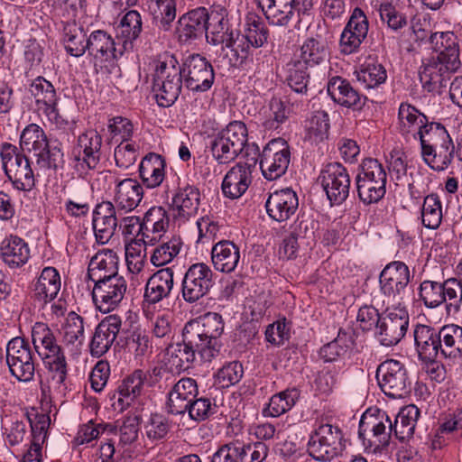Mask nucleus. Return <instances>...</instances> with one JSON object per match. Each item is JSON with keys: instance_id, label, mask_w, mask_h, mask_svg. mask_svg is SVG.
<instances>
[{"instance_id": "obj_31", "label": "nucleus", "mask_w": 462, "mask_h": 462, "mask_svg": "<svg viewBox=\"0 0 462 462\" xmlns=\"http://www.w3.org/2000/svg\"><path fill=\"white\" fill-rule=\"evenodd\" d=\"M173 287V268H162L147 280L143 294L144 300L149 304L161 302L171 296Z\"/></svg>"}, {"instance_id": "obj_36", "label": "nucleus", "mask_w": 462, "mask_h": 462, "mask_svg": "<svg viewBox=\"0 0 462 462\" xmlns=\"http://www.w3.org/2000/svg\"><path fill=\"white\" fill-rule=\"evenodd\" d=\"M144 243L154 245L169 227L170 217L163 207H152L143 217Z\"/></svg>"}, {"instance_id": "obj_12", "label": "nucleus", "mask_w": 462, "mask_h": 462, "mask_svg": "<svg viewBox=\"0 0 462 462\" xmlns=\"http://www.w3.org/2000/svg\"><path fill=\"white\" fill-rule=\"evenodd\" d=\"M343 434L331 424H320L310 435L308 453L319 461H329L343 450Z\"/></svg>"}, {"instance_id": "obj_4", "label": "nucleus", "mask_w": 462, "mask_h": 462, "mask_svg": "<svg viewBox=\"0 0 462 462\" xmlns=\"http://www.w3.org/2000/svg\"><path fill=\"white\" fill-rule=\"evenodd\" d=\"M199 345L201 362L210 363L220 354V336L224 331L221 315L208 312L199 319L187 322L183 328Z\"/></svg>"}, {"instance_id": "obj_44", "label": "nucleus", "mask_w": 462, "mask_h": 462, "mask_svg": "<svg viewBox=\"0 0 462 462\" xmlns=\"http://www.w3.org/2000/svg\"><path fill=\"white\" fill-rule=\"evenodd\" d=\"M88 38L84 28L76 22L66 23L63 27V44L69 55L79 58L88 51Z\"/></svg>"}, {"instance_id": "obj_42", "label": "nucleus", "mask_w": 462, "mask_h": 462, "mask_svg": "<svg viewBox=\"0 0 462 462\" xmlns=\"http://www.w3.org/2000/svg\"><path fill=\"white\" fill-rule=\"evenodd\" d=\"M60 290V277L53 267H45L33 284V296L44 303L52 300Z\"/></svg>"}, {"instance_id": "obj_29", "label": "nucleus", "mask_w": 462, "mask_h": 462, "mask_svg": "<svg viewBox=\"0 0 462 462\" xmlns=\"http://www.w3.org/2000/svg\"><path fill=\"white\" fill-rule=\"evenodd\" d=\"M299 207L297 194L291 189L271 193L265 202L266 212L274 221L283 222L295 214Z\"/></svg>"}, {"instance_id": "obj_58", "label": "nucleus", "mask_w": 462, "mask_h": 462, "mask_svg": "<svg viewBox=\"0 0 462 462\" xmlns=\"http://www.w3.org/2000/svg\"><path fill=\"white\" fill-rule=\"evenodd\" d=\"M35 156L36 163L40 169L56 172L64 168V153L58 145L48 144L43 151H40Z\"/></svg>"}, {"instance_id": "obj_9", "label": "nucleus", "mask_w": 462, "mask_h": 462, "mask_svg": "<svg viewBox=\"0 0 462 462\" xmlns=\"http://www.w3.org/2000/svg\"><path fill=\"white\" fill-rule=\"evenodd\" d=\"M403 266L402 262H393L385 266L380 274V283L384 294L393 298L392 308L389 309L388 317L391 321H399L402 336H404V306H402V292L404 290L402 283L403 274L400 269Z\"/></svg>"}, {"instance_id": "obj_3", "label": "nucleus", "mask_w": 462, "mask_h": 462, "mask_svg": "<svg viewBox=\"0 0 462 462\" xmlns=\"http://www.w3.org/2000/svg\"><path fill=\"white\" fill-rule=\"evenodd\" d=\"M33 350L42 358L45 366L53 373L52 379L62 384L67 377V362L56 333L45 323L36 322L32 328Z\"/></svg>"}, {"instance_id": "obj_8", "label": "nucleus", "mask_w": 462, "mask_h": 462, "mask_svg": "<svg viewBox=\"0 0 462 462\" xmlns=\"http://www.w3.org/2000/svg\"><path fill=\"white\" fill-rule=\"evenodd\" d=\"M420 295L427 307L435 308L445 302L448 313H457L462 302V285L456 278L444 282L425 281L420 285Z\"/></svg>"}, {"instance_id": "obj_21", "label": "nucleus", "mask_w": 462, "mask_h": 462, "mask_svg": "<svg viewBox=\"0 0 462 462\" xmlns=\"http://www.w3.org/2000/svg\"><path fill=\"white\" fill-rule=\"evenodd\" d=\"M121 326L122 319L117 315L106 316L98 323L89 344L92 356L100 357L111 348Z\"/></svg>"}, {"instance_id": "obj_57", "label": "nucleus", "mask_w": 462, "mask_h": 462, "mask_svg": "<svg viewBox=\"0 0 462 462\" xmlns=\"http://www.w3.org/2000/svg\"><path fill=\"white\" fill-rule=\"evenodd\" d=\"M351 343L350 335L345 330L339 329L337 337L320 348L319 356L325 362H334L346 354Z\"/></svg>"}, {"instance_id": "obj_7", "label": "nucleus", "mask_w": 462, "mask_h": 462, "mask_svg": "<svg viewBox=\"0 0 462 462\" xmlns=\"http://www.w3.org/2000/svg\"><path fill=\"white\" fill-rule=\"evenodd\" d=\"M386 172L383 165L373 158L365 159L356 177L360 200L370 205L378 202L385 194Z\"/></svg>"}, {"instance_id": "obj_41", "label": "nucleus", "mask_w": 462, "mask_h": 462, "mask_svg": "<svg viewBox=\"0 0 462 462\" xmlns=\"http://www.w3.org/2000/svg\"><path fill=\"white\" fill-rule=\"evenodd\" d=\"M29 92L34 99L36 110L39 113L57 106L60 99L53 84L41 76L32 81Z\"/></svg>"}, {"instance_id": "obj_26", "label": "nucleus", "mask_w": 462, "mask_h": 462, "mask_svg": "<svg viewBox=\"0 0 462 462\" xmlns=\"http://www.w3.org/2000/svg\"><path fill=\"white\" fill-rule=\"evenodd\" d=\"M168 362L179 371H185L190 365L196 361L199 356L201 359L199 345L191 337V336L182 329V342L170 344L166 348Z\"/></svg>"}, {"instance_id": "obj_14", "label": "nucleus", "mask_w": 462, "mask_h": 462, "mask_svg": "<svg viewBox=\"0 0 462 462\" xmlns=\"http://www.w3.org/2000/svg\"><path fill=\"white\" fill-rule=\"evenodd\" d=\"M291 161L288 143L282 138L270 141L260 155V169L268 180H274L285 174Z\"/></svg>"}, {"instance_id": "obj_28", "label": "nucleus", "mask_w": 462, "mask_h": 462, "mask_svg": "<svg viewBox=\"0 0 462 462\" xmlns=\"http://www.w3.org/2000/svg\"><path fill=\"white\" fill-rule=\"evenodd\" d=\"M143 199V185L134 178H125L118 181L113 189V204L117 211L129 213L134 210Z\"/></svg>"}, {"instance_id": "obj_35", "label": "nucleus", "mask_w": 462, "mask_h": 462, "mask_svg": "<svg viewBox=\"0 0 462 462\" xmlns=\"http://www.w3.org/2000/svg\"><path fill=\"white\" fill-rule=\"evenodd\" d=\"M227 12L221 6H216L208 10L207 27L205 35L208 43L218 45L224 42L232 35L233 31L229 30Z\"/></svg>"}, {"instance_id": "obj_59", "label": "nucleus", "mask_w": 462, "mask_h": 462, "mask_svg": "<svg viewBox=\"0 0 462 462\" xmlns=\"http://www.w3.org/2000/svg\"><path fill=\"white\" fill-rule=\"evenodd\" d=\"M421 220L425 227L437 229L442 221V206L439 197L430 194L424 199L421 208Z\"/></svg>"}, {"instance_id": "obj_24", "label": "nucleus", "mask_w": 462, "mask_h": 462, "mask_svg": "<svg viewBox=\"0 0 462 462\" xmlns=\"http://www.w3.org/2000/svg\"><path fill=\"white\" fill-rule=\"evenodd\" d=\"M87 51L93 58L95 65L100 67L114 62L123 55V51L116 49L112 36L103 30H96L89 34Z\"/></svg>"}, {"instance_id": "obj_56", "label": "nucleus", "mask_w": 462, "mask_h": 462, "mask_svg": "<svg viewBox=\"0 0 462 462\" xmlns=\"http://www.w3.org/2000/svg\"><path fill=\"white\" fill-rule=\"evenodd\" d=\"M286 80L289 87L294 92L299 94H307L308 85L310 83L308 68L300 62L291 60L287 63Z\"/></svg>"}, {"instance_id": "obj_2", "label": "nucleus", "mask_w": 462, "mask_h": 462, "mask_svg": "<svg viewBox=\"0 0 462 462\" xmlns=\"http://www.w3.org/2000/svg\"><path fill=\"white\" fill-rule=\"evenodd\" d=\"M404 406L400 407L392 422L385 412L376 415L365 412L359 421L358 437L363 444L373 451H377L389 445V440L393 434L401 441L404 440Z\"/></svg>"}, {"instance_id": "obj_38", "label": "nucleus", "mask_w": 462, "mask_h": 462, "mask_svg": "<svg viewBox=\"0 0 462 462\" xmlns=\"http://www.w3.org/2000/svg\"><path fill=\"white\" fill-rule=\"evenodd\" d=\"M146 377L145 372L137 369L122 381L113 396L117 398L118 408L121 411L128 408L141 394Z\"/></svg>"}, {"instance_id": "obj_63", "label": "nucleus", "mask_w": 462, "mask_h": 462, "mask_svg": "<svg viewBox=\"0 0 462 462\" xmlns=\"http://www.w3.org/2000/svg\"><path fill=\"white\" fill-rule=\"evenodd\" d=\"M386 70L381 64H365L356 73L357 80L366 88H373L386 79Z\"/></svg>"}, {"instance_id": "obj_10", "label": "nucleus", "mask_w": 462, "mask_h": 462, "mask_svg": "<svg viewBox=\"0 0 462 462\" xmlns=\"http://www.w3.org/2000/svg\"><path fill=\"white\" fill-rule=\"evenodd\" d=\"M6 363L13 376L21 382L33 379L36 357L33 348L24 338H12L6 346Z\"/></svg>"}, {"instance_id": "obj_40", "label": "nucleus", "mask_w": 462, "mask_h": 462, "mask_svg": "<svg viewBox=\"0 0 462 462\" xmlns=\"http://www.w3.org/2000/svg\"><path fill=\"white\" fill-rule=\"evenodd\" d=\"M165 161L153 152L145 155L139 165V175L148 189L159 187L165 178Z\"/></svg>"}, {"instance_id": "obj_53", "label": "nucleus", "mask_w": 462, "mask_h": 462, "mask_svg": "<svg viewBox=\"0 0 462 462\" xmlns=\"http://www.w3.org/2000/svg\"><path fill=\"white\" fill-rule=\"evenodd\" d=\"M171 428L172 423L169 418L163 414L154 413L144 424V435L151 443L156 445L167 439Z\"/></svg>"}, {"instance_id": "obj_64", "label": "nucleus", "mask_w": 462, "mask_h": 462, "mask_svg": "<svg viewBox=\"0 0 462 462\" xmlns=\"http://www.w3.org/2000/svg\"><path fill=\"white\" fill-rule=\"evenodd\" d=\"M236 449L240 453L237 462H263L269 454V447L263 441L249 444L236 442Z\"/></svg>"}, {"instance_id": "obj_5", "label": "nucleus", "mask_w": 462, "mask_h": 462, "mask_svg": "<svg viewBox=\"0 0 462 462\" xmlns=\"http://www.w3.org/2000/svg\"><path fill=\"white\" fill-rule=\"evenodd\" d=\"M2 168L14 189L29 192L35 187V174L29 158L15 145L4 143L0 145Z\"/></svg>"}, {"instance_id": "obj_39", "label": "nucleus", "mask_w": 462, "mask_h": 462, "mask_svg": "<svg viewBox=\"0 0 462 462\" xmlns=\"http://www.w3.org/2000/svg\"><path fill=\"white\" fill-rule=\"evenodd\" d=\"M1 258L10 268L24 265L30 258L28 244L17 236L5 237L0 246Z\"/></svg>"}, {"instance_id": "obj_50", "label": "nucleus", "mask_w": 462, "mask_h": 462, "mask_svg": "<svg viewBox=\"0 0 462 462\" xmlns=\"http://www.w3.org/2000/svg\"><path fill=\"white\" fill-rule=\"evenodd\" d=\"M242 149L236 145L234 140L226 138L219 132L210 142V152L213 158L219 164H226L233 162L242 152Z\"/></svg>"}, {"instance_id": "obj_33", "label": "nucleus", "mask_w": 462, "mask_h": 462, "mask_svg": "<svg viewBox=\"0 0 462 462\" xmlns=\"http://www.w3.org/2000/svg\"><path fill=\"white\" fill-rule=\"evenodd\" d=\"M240 247L230 240H220L211 248V262L216 271L230 273L240 262Z\"/></svg>"}, {"instance_id": "obj_22", "label": "nucleus", "mask_w": 462, "mask_h": 462, "mask_svg": "<svg viewBox=\"0 0 462 462\" xmlns=\"http://www.w3.org/2000/svg\"><path fill=\"white\" fill-rule=\"evenodd\" d=\"M256 160L251 162H239L226 174L222 182V191L230 199L240 198L252 182V171L255 167Z\"/></svg>"}, {"instance_id": "obj_32", "label": "nucleus", "mask_w": 462, "mask_h": 462, "mask_svg": "<svg viewBox=\"0 0 462 462\" xmlns=\"http://www.w3.org/2000/svg\"><path fill=\"white\" fill-rule=\"evenodd\" d=\"M413 340L419 358L421 360L437 359L441 356V342L439 330L427 325H416Z\"/></svg>"}, {"instance_id": "obj_17", "label": "nucleus", "mask_w": 462, "mask_h": 462, "mask_svg": "<svg viewBox=\"0 0 462 462\" xmlns=\"http://www.w3.org/2000/svg\"><path fill=\"white\" fill-rule=\"evenodd\" d=\"M127 290V282L120 275L94 282L92 299L96 308L103 312L113 311L123 300Z\"/></svg>"}, {"instance_id": "obj_20", "label": "nucleus", "mask_w": 462, "mask_h": 462, "mask_svg": "<svg viewBox=\"0 0 462 462\" xmlns=\"http://www.w3.org/2000/svg\"><path fill=\"white\" fill-rule=\"evenodd\" d=\"M379 385L385 395L392 399L404 396V370L401 362L389 359L377 368Z\"/></svg>"}, {"instance_id": "obj_49", "label": "nucleus", "mask_w": 462, "mask_h": 462, "mask_svg": "<svg viewBox=\"0 0 462 462\" xmlns=\"http://www.w3.org/2000/svg\"><path fill=\"white\" fill-rule=\"evenodd\" d=\"M253 48L263 46L269 37V30L261 16L255 13H248L245 18L244 32L242 33Z\"/></svg>"}, {"instance_id": "obj_37", "label": "nucleus", "mask_w": 462, "mask_h": 462, "mask_svg": "<svg viewBox=\"0 0 462 462\" xmlns=\"http://www.w3.org/2000/svg\"><path fill=\"white\" fill-rule=\"evenodd\" d=\"M208 9L197 8L183 14L179 19L178 33L182 42H188L205 34Z\"/></svg>"}, {"instance_id": "obj_19", "label": "nucleus", "mask_w": 462, "mask_h": 462, "mask_svg": "<svg viewBox=\"0 0 462 462\" xmlns=\"http://www.w3.org/2000/svg\"><path fill=\"white\" fill-rule=\"evenodd\" d=\"M102 135L95 129H88L77 139L76 160L82 168L95 170L100 163Z\"/></svg>"}, {"instance_id": "obj_23", "label": "nucleus", "mask_w": 462, "mask_h": 462, "mask_svg": "<svg viewBox=\"0 0 462 462\" xmlns=\"http://www.w3.org/2000/svg\"><path fill=\"white\" fill-rule=\"evenodd\" d=\"M117 208L112 201H102L93 210L92 226L96 240L105 245L113 237L118 226Z\"/></svg>"}, {"instance_id": "obj_30", "label": "nucleus", "mask_w": 462, "mask_h": 462, "mask_svg": "<svg viewBox=\"0 0 462 462\" xmlns=\"http://www.w3.org/2000/svg\"><path fill=\"white\" fill-rule=\"evenodd\" d=\"M200 194L189 183L180 185L172 198L171 208L175 219L185 222L195 216L199 209Z\"/></svg>"}, {"instance_id": "obj_46", "label": "nucleus", "mask_w": 462, "mask_h": 462, "mask_svg": "<svg viewBox=\"0 0 462 462\" xmlns=\"http://www.w3.org/2000/svg\"><path fill=\"white\" fill-rule=\"evenodd\" d=\"M258 5L269 23L275 26H287L295 14L289 0H265Z\"/></svg>"}, {"instance_id": "obj_62", "label": "nucleus", "mask_w": 462, "mask_h": 462, "mask_svg": "<svg viewBox=\"0 0 462 462\" xmlns=\"http://www.w3.org/2000/svg\"><path fill=\"white\" fill-rule=\"evenodd\" d=\"M357 322L363 330L376 329V335L383 336L386 334L387 325L382 321L378 310L373 306H363L359 309Z\"/></svg>"}, {"instance_id": "obj_61", "label": "nucleus", "mask_w": 462, "mask_h": 462, "mask_svg": "<svg viewBox=\"0 0 462 462\" xmlns=\"http://www.w3.org/2000/svg\"><path fill=\"white\" fill-rule=\"evenodd\" d=\"M142 31L141 14L135 11H128L121 19L117 27L118 36L124 39V42L135 40Z\"/></svg>"}, {"instance_id": "obj_43", "label": "nucleus", "mask_w": 462, "mask_h": 462, "mask_svg": "<svg viewBox=\"0 0 462 462\" xmlns=\"http://www.w3.org/2000/svg\"><path fill=\"white\" fill-rule=\"evenodd\" d=\"M62 341L72 354L79 353L85 339L83 318L70 311L62 328Z\"/></svg>"}, {"instance_id": "obj_13", "label": "nucleus", "mask_w": 462, "mask_h": 462, "mask_svg": "<svg viewBox=\"0 0 462 462\" xmlns=\"http://www.w3.org/2000/svg\"><path fill=\"white\" fill-rule=\"evenodd\" d=\"M215 285V273L205 263L188 267L181 282V295L188 303H195L208 295Z\"/></svg>"}, {"instance_id": "obj_51", "label": "nucleus", "mask_w": 462, "mask_h": 462, "mask_svg": "<svg viewBox=\"0 0 462 462\" xmlns=\"http://www.w3.org/2000/svg\"><path fill=\"white\" fill-rule=\"evenodd\" d=\"M225 48L229 50V52L226 53L229 64L238 67L245 64L253 46L242 33L233 32L224 42L222 50L224 51Z\"/></svg>"}, {"instance_id": "obj_16", "label": "nucleus", "mask_w": 462, "mask_h": 462, "mask_svg": "<svg viewBox=\"0 0 462 462\" xmlns=\"http://www.w3.org/2000/svg\"><path fill=\"white\" fill-rule=\"evenodd\" d=\"M319 179L327 197L333 204L343 203L349 195L350 175L346 168L339 162L327 164L320 171Z\"/></svg>"}, {"instance_id": "obj_34", "label": "nucleus", "mask_w": 462, "mask_h": 462, "mask_svg": "<svg viewBox=\"0 0 462 462\" xmlns=\"http://www.w3.org/2000/svg\"><path fill=\"white\" fill-rule=\"evenodd\" d=\"M118 256L116 252L106 249L97 252L90 260L88 274L93 282L120 276L118 274Z\"/></svg>"}, {"instance_id": "obj_60", "label": "nucleus", "mask_w": 462, "mask_h": 462, "mask_svg": "<svg viewBox=\"0 0 462 462\" xmlns=\"http://www.w3.org/2000/svg\"><path fill=\"white\" fill-rule=\"evenodd\" d=\"M149 9L164 30H168L176 18L175 0H150Z\"/></svg>"}, {"instance_id": "obj_27", "label": "nucleus", "mask_w": 462, "mask_h": 462, "mask_svg": "<svg viewBox=\"0 0 462 462\" xmlns=\"http://www.w3.org/2000/svg\"><path fill=\"white\" fill-rule=\"evenodd\" d=\"M199 395L195 379L183 377L176 382L168 393L167 411L174 415L185 414L189 402Z\"/></svg>"}, {"instance_id": "obj_55", "label": "nucleus", "mask_w": 462, "mask_h": 462, "mask_svg": "<svg viewBox=\"0 0 462 462\" xmlns=\"http://www.w3.org/2000/svg\"><path fill=\"white\" fill-rule=\"evenodd\" d=\"M182 241L180 236H172L153 249L151 263L156 267L170 263L180 252Z\"/></svg>"}, {"instance_id": "obj_11", "label": "nucleus", "mask_w": 462, "mask_h": 462, "mask_svg": "<svg viewBox=\"0 0 462 462\" xmlns=\"http://www.w3.org/2000/svg\"><path fill=\"white\" fill-rule=\"evenodd\" d=\"M181 74L184 87L193 93L208 91L215 82L211 63L200 54L189 55L182 62Z\"/></svg>"}, {"instance_id": "obj_18", "label": "nucleus", "mask_w": 462, "mask_h": 462, "mask_svg": "<svg viewBox=\"0 0 462 462\" xmlns=\"http://www.w3.org/2000/svg\"><path fill=\"white\" fill-rule=\"evenodd\" d=\"M368 29L369 23L365 12L355 7L340 35V52L344 55L357 52L367 36Z\"/></svg>"}, {"instance_id": "obj_47", "label": "nucleus", "mask_w": 462, "mask_h": 462, "mask_svg": "<svg viewBox=\"0 0 462 462\" xmlns=\"http://www.w3.org/2000/svg\"><path fill=\"white\" fill-rule=\"evenodd\" d=\"M441 356L456 358L462 356V327L455 324L443 326L439 330Z\"/></svg>"}, {"instance_id": "obj_25", "label": "nucleus", "mask_w": 462, "mask_h": 462, "mask_svg": "<svg viewBox=\"0 0 462 462\" xmlns=\"http://www.w3.org/2000/svg\"><path fill=\"white\" fill-rule=\"evenodd\" d=\"M327 92L336 104L346 108L359 110L366 101V97L354 88L347 79L339 76L328 79Z\"/></svg>"}, {"instance_id": "obj_54", "label": "nucleus", "mask_w": 462, "mask_h": 462, "mask_svg": "<svg viewBox=\"0 0 462 462\" xmlns=\"http://www.w3.org/2000/svg\"><path fill=\"white\" fill-rule=\"evenodd\" d=\"M32 430V443L29 451L42 454V447L47 439L51 418L46 413H35L29 417Z\"/></svg>"}, {"instance_id": "obj_45", "label": "nucleus", "mask_w": 462, "mask_h": 462, "mask_svg": "<svg viewBox=\"0 0 462 462\" xmlns=\"http://www.w3.org/2000/svg\"><path fill=\"white\" fill-rule=\"evenodd\" d=\"M299 58L293 59L305 67H315L323 63L328 56V49L326 42L319 38H308L300 47Z\"/></svg>"}, {"instance_id": "obj_48", "label": "nucleus", "mask_w": 462, "mask_h": 462, "mask_svg": "<svg viewBox=\"0 0 462 462\" xmlns=\"http://www.w3.org/2000/svg\"><path fill=\"white\" fill-rule=\"evenodd\" d=\"M300 398V391L293 387L273 394L263 414L266 417H279L289 411Z\"/></svg>"}, {"instance_id": "obj_15", "label": "nucleus", "mask_w": 462, "mask_h": 462, "mask_svg": "<svg viewBox=\"0 0 462 462\" xmlns=\"http://www.w3.org/2000/svg\"><path fill=\"white\" fill-rule=\"evenodd\" d=\"M455 145L443 125L437 128L432 139L421 149L424 161L435 171H444L451 163Z\"/></svg>"}, {"instance_id": "obj_6", "label": "nucleus", "mask_w": 462, "mask_h": 462, "mask_svg": "<svg viewBox=\"0 0 462 462\" xmlns=\"http://www.w3.org/2000/svg\"><path fill=\"white\" fill-rule=\"evenodd\" d=\"M182 84L181 69L174 56L166 55L164 60L158 61L153 78V90L160 106H172L181 92Z\"/></svg>"}, {"instance_id": "obj_52", "label": "nucleus", "mask_w": 462, "mask_h": 462, "mask_svg": "<svg viewBox=\"0 0 462 462\" xmlns=\"http://www.w3.org/2000/svg\"><path fill=\"white\" fill-rule=\"evenodd\" d=\"M49 144L43 129L36 124H29L20 135V146L23 151L33 152L34 155L43 151Z\"/></svg>"}, {"instance_id": "obj_1", "label": "nucleus", "mask_w": 462, "mask_h": 462, "mask_svg": "<svg viewBox=\"0 0 462 462\" xmlns=\"http://www.w3.org/2000/svg\"><path fill=\"white\" fill-rule=\"evenodd\" d=\"M430 42L436 56L429 60L419 76L425 90L439 94L447 86L451 74L461 66L459 44L452 32L432 33Z\"/></svg>"}]
</instances>
